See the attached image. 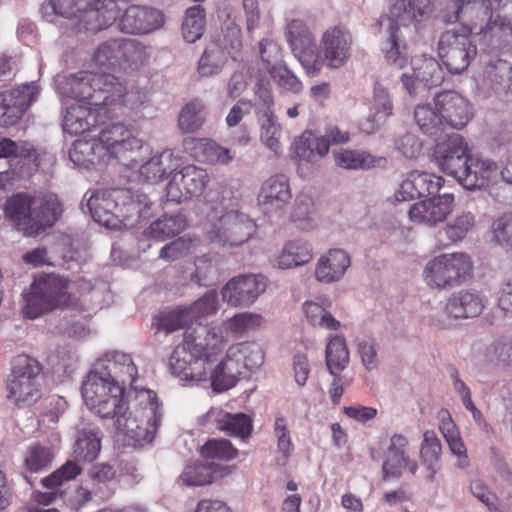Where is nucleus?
<instances>
[{"instance_id": "obj_1", "label": "nucleus", "mask_w": 512, "mask_h": 512, "mask_svg": "<svg viewBox=\"0 0 512 512\" xmlns=\"http://www.w3.org/2000/svg\"><path fill=\"white\" fill-rule=\"evenodd\" d=\"M162 415L156 393L141 390L131 404L117 414L114 426L124 434L127 445L144 447L154 441Z\"/></svg>"}, {"instance_id": "obj_2", "label": "nucleus", "mask_w": 512, "mask_h": 512, "mask_svg": "<svg viewBox=\"0 0 512 512\" xmlns=\"http://www.w3.org/2000/svg\"><path fill=\"white\" fill-rule=\"evenodd\" d=\"M59 94L94 107H106L119 99L123 90L119 77L106 72L80 71L58 81Z\"/></svg>"}, {"instance_id": "obj_3", "label": "nucleus", "mask_w": 512, "mask_h": 512, "mask_svg": "<svg viewBox=\"0 0 512 512\" xmlns=\"http://www.w3.org/2000/svg\"><path fill=\"white\" fill-rule=\"evenodd\" d=\"M22 296L24 305L21 310L29 319L62 308L70 299L67 282L56 275H46L35 280Z\"/></svg>"}, {"instance_id": "obj_4", "label": "nucleus", "mask_w": 512, "mask_h": 512, "mask_svg": "<svg viewBox=\"0 0 512 512\" xmlns=\"http://www.w3.org/2000/svg\"><path fill=\"white\" fill-rule=\"evenodd\" d=\"M22 296L24 305L21 310L29 319L62 308L70 299L67 282L56 275H46L35 280Z\"/></svg>"}, {"instance_id": "obj_5", "label": "nucleus", "mask_w": 512, "mask_h": 512, "mask_svg": "<svg viewBox=\"0 0 512 512\" xmlns=\"http://www.w3.org/2000/svg\"><path fill=\"white\" fill-rule=\"evenodd\" d=\"M471 258L462 252L438 255L427 262L423 277L434 289L448 290L460 285L471 274Z\"/></svg>"}, {"instance_id": "obj_6", "label": "nucleus", "mask_w": 512, "mask_h": 512, "mask_svg": "<svg viewBox=\"0 0 512 512\" xmlns=\"http://www.w3.org/2000/svg\"><path fill=\"white\" fill-rule=\"evenodd\" d=\"M352 41L351 33L343 27L334 26L327 29L321 37L320 46L315 43L312 50V58H315L313 67L304 70L308 75L315 76L323 65L333 69L344 66L351 55Z\"/></svg>"}, {"instance_id": "obj_7", "label": "nucleus", "mask_w": 512, "mask_h": 512, "mask_svg": "<svg viewBox=\"0 0 512 512\" xmlns=\"http://www.w3.org/2000/svg\"><path fill=\"white\" fill-rule=\"evenodd\" d=\"M39 363L27 355L15 358L12 369V379L8 383V399L17 406H26L40 398L38 375Z\"/></svg>"}, {"instance_id": "obj_8", "label": "nucleus", "mask_w": 512, "mask_h": 512, "mask_svg": "<svg viewBox=\"0 0 512 512\" xmlns=\"http://www.w3.org/2000/svg\"><path fill=\"white\" fill-rule=\"evenodd\" d=\"M130 197V190L118 188L97 190L87 200L93 220L109 229H120L126 222L124 203Z\"/></svg>"}, {"instance_id": "obj_9", "label": "nucleus", "mask_w": 512, "mask_h": 512, "mask_svg": "<svg viewBox=\"0 0 512 512\" xmlns=\"http://www.w3.org/2000/svg\"><path fill=\"white\" fill-rule=\"evenodd\" d=\"M477 54L476 44L467 34L445 31L438 41V55L451 74H461Z\"/></svg>"}, {"instance_id": "obj_10", "label": "nucleus", "mask_w": 512, "mask_h": 512, "mask_svg": "<svg viewBox=\"0 0 512 512\" xmlns=\"http://www.w3.org/2000/svg\"><path fill=\"white\" fill-rule=\"evenodd\" d=\"M105 393L124 394L123 387L111 382L108 378L99 374L94 368L82 385V396L86 405L101 418L114 419L118 413L125 409V405H119L116 398L109 402L103 401Z\"/></svg>"}, {"instance_id": "obj_11", "label": "nucleus", "mask_w": 512, "mask_h": 512, "mask_svg": "<svg viewBox=\"0 0 512 512\" xmlns=\"http://www.w3.org/2000/svg\"><path fill=\"white\" fill-rule=\"evenodd\" d=\"M254 231L255 224L246 214L230 210L211 223L207 234L212 243L236 247L247 242Z\"/></svg>"}, {"instance_id": "obj_12", "label": "nucleus", "mask_w": 512, "mask_h": 512, "mask_svg": "<svg viewBox=\"0 0 512 512\" xmlns=\"http://www.w3.org/2000/svg\"><path fill=\"white\" fill-rule=\"evenodd\" d=\"M169 367L173 375L184 383H197L208 380L212 365L204 354L196 351L192 342L185 337L177 345L169 359Z\"/></svg>"}, {"instance_id": "obj_13", "label": "nucleus", "mask_w": 512, "mask_h": 512, "mask_svg": "<svg viewBox=\"0 0 512 512\" xmlns=\"http://www.w3.org/2000/svg\"><path fill=\"white\" fill-rule=\"evenodd\" d=\"M106 157L114 158L126 165L135 160V154L142 148L133 129L121 122L105 126L98 135Z\"/></svg>"}, {"instance_id": "obj_14", "label": "nucleus", "mask_w": 512, "mask_h": 512, "mask_svg": "<svg viewBox=\"0 0 512 512\" xmlns=\"http://www.w3.org/2000/svg\"><path fill=\"white\" fill-rule=\"evenodd\" d=\"M208 182L209 177L204 169L195 165L185 166L174 173L166 185V200L178 204L182 200L198 197L204 192Z\"/></svg>"}, {"instance_id": "obj_15", "label": "nucleus", "mask_w": 512, "mask_h": 512, "mask_svg": "<svg viewBox=\"0 0 512 512\" xmlns=\"http://www.w3.org/2000/svg\"><path fill=\"white\" fill-rule=\"evenodd\" d=\"M446 136L445 140L436 144L433 161L442 172L458 180L471 155L461 135L451 133Z\"/></svg>"}, {"instance_id": "obj_16", "label": "nucleus", "mask_w": 512, "mask_h": 512, "mask_svg": "<svg viewBox=\"0 0 512 512\" xmlns=\"http://www.w3.org/2000/svg\"><path fill=\"white\" fill-rule=\"evenodd\" d=\"M267 288L262 275H239L230 279L221 289L222 300L232 307H249Z\"/></svg>"}, {"instance_id": "obj_17", "label": "nucleus", "mask_w": 512, "mask_h": 512, "mask_svg": "<svg viewBox=\"0 0 512 512\" xmlns=\"http://www.w3.org/2000/svg\"><path fill=\"white\" fill-rule=\"evenodd\" d=\"M39 87L34 82L0 93V126L14 125L36 100Z\"/></svg>"}, {"instance_id": "obj_18", "label": "nucleus", "mask_w": 512, "mask_h": 512, "mask_svg": "<svg viewBox=\"0 0 512 512\" xmlns=\"http://www.w3.org/2000/svg\"><path fill=\"white\" fill-rule=\"evenodd\" d=\"M95 369L111 382L122 386L124 392L127 386L137 390L135 383L138 371L129 354L118 351L109 352L97 361Z\"/></svg>"}, {"instance_id": "obj_19", "label": "nucleus", "mask_w": 512, "mask_h": 512, "mask_svg": "<svg viewBox=\"0 0 512 512\" xmlns=\"http://www.w3.org/2000/svg\"><path fill=\"white\" fill-rule=\"evenodd\" d=\"M446 23L459 20L476 25L492 19V6L489 0H448L447 7L440 15Z\"/></svg>"}, {"instance_id": "obj_20", "label": "nucleus", "mask_w": 512, "mask_h": 512, "mask_svg": "<svg viewBox=\"0 0 512 512\" xmlns=\"http://www.w3.org/2000/svg\"><path fill=\"white\" fill-rule=\"evenodd\" d=\"M291 197L288 179L280 174L270 177L263 183L258 194V203L265 214L280 216Z\"/></svg>"}, {"instance_id": "obj_21", "label": "nucleus", "mask_w": 512, "mask_h": 512, "mask_svg": "<svg viewBox=\"0 0 512 512\" xmlns=\"http://www.w3.org/2000/svg\"><path fill=\"white\" fill-rule=\"evenodd\" d=\"M285 37L302 67H313L315 60L312 61L311 53L316 40L305 22L301 19L287 20Z\"/></svg>"}, {"instance_id": "obj_22", "label": "nucleus", "mask_w": 512, "mask_h": 512, "mask_svg": "<svg viewBox=\"0 0 512 512\" xmlns=\"http://www.w3.org/2000/svg\"><path fill=\"white\" fill-rule=\"evenodd\" d=\"M454 197L443 194L420 201L411 206L409 217L412 221L428 226L442 222L452 212Z\"/></svg>"}, {"instance_id": "obj_23", "label": "nucleus", "mask_w": 512, "mask_h": 512, "mask_svg": "<svg viewBox=\"0 0 512 512\" xmlns=\"http://www.w3.org/2000/svg\"><path fill=\"white\" fill-rule=\"evenodd\" d=\"M498 177V166L490 160L470 156L458 182L466 189H481L495 185Z\"/></svg>"}, {"instance_id": "obj_24", "label": "nucleus", "mask_w": 512, "mask_h": 512, "mask_svg": "<svg viewBox=\"0 0 512 512\" xmlns=\"http://www.w3.org/2000/svg\"><path fill=\"white\" fill-rule=\"evenodd\" d=\"M389 10L379 20L381 30L407 27L426 14V6L419 0H388Z\"/></svg>"}, {"instance_id": "obj_25", "label": "nucleus", "mask_w": 512, "mask_h": 512, "mask_svg": "<svg viewBox=\"0 0 512 512\" xmlns=\"http://www.w3.org/2000/svg\"><path fill=\"white\" fill-rule=\"evenodd\" d=\"M163 25L162 13L156 9L133 5L120 18V30L128 34H145Z\"/></svg>"}, {"instance_id": "obj_26", "label": "nucleus", "mask_w": 512, "mask_h": 512, "mask_svg": "<svg viewBox=\"0 0 512 512\" xmlns=\"http://www.w3.org/2000/svg\"><path fill=\"white\" fill-rule=\"evenodd\" d=\"M437 111L441 114L446 127L463 128L470 119L468 102L455 91H444L434 98Z\"/></svg>"}, {"instance_id": "obj_27", "label": "nucleus", "mask_w": 512, "mask_h": 512, "mask_svg": "<svg viewBox=\"0 0 512 512\" xmlns=\"http://www.w3.org/2000/svg\"><path fill=\"white\" fill-rule=\"evenodd\" d=\"M487 303L486 297L476 290H460L446 301L444 313L449 318L467 319L479 316Z\"/></svg>"}, {"instance_id": "obj_28", "label": "nucleus", "mask_w": 512, "mask_h": 512, "mask_svg": "<svg viewBox=\"0 0 512 512\" xmlns=\"http://www.w3.org/2000/svg\"><path fill=\"white\" fill-rule=\"evenodd\" d=\"M408 440L400 434H394L390 439L385 460L383 462V479L398 478L402 475L404 467H408L411 474H415L418 465L407 455Z\"/></svg>"}, {"instance_id": "obj_29", "label": "nucleus", "mask_w": 512, "mask_h": 512, "mask_svg": "<svg viewBox=\"0 0 512 512\" xmlns=\"http://www.w3.org/2000/svg\"><path fill=\"white\" fill-rule=\"evenodd\" d=\"M351 266V257L341 248L329 249L320 256L315 267L316 279L325 284L340 281Z\"/></svg>"}, {"instance_id": "obj_30", "label": "nucleus", "mask_w": 512, "mask_h": 512, "mask_svg": "<svg viewBox=\"0 0 512 512\" xmlns=\"http://www.w3.org/2000/svg\"><path fill=\"white\" fill-rule=\"evenodd\" d=\"M393 114V103L387 87L376 82L373 89V103L370 108L369 116L360 124L361 130L367 134H372L382 128Z\"/></svg>"}, {"instance_id": "obj_31", "label": "nucleus", "mask_w": 512, "mask_h": 512, "mask_svg": "<svg viewBox=\"0 0 512 512\" xmlns=\"http://www.w3.org/2000/svg\"><path fill=\"white\" fill-rule=\"evenodd\" d=\"M185 338L192 342L196 351L204 354L212 365V356L220 350L224 343L222 331L216 327H208L202 323L191 324L187 327Z\"/></svg>"}, {"instance_id": "obj_32", "label": "nucleus", "mask_w": 512, "mask_h": 512, "mask_svg": "<svg viewBox=\"0 0 512 512\" xmlns=\"http://www.w3.org/2000/svg\"><path fill=\"white\" fill-rule=\"evenodd\" d=\"M119 11L113 0H92L85 15L77 23V31L82 29L99 31L109 27L117 19Z\"/></svg>"}, {"instance_id": "obj_33", "label": "nucleus", "mask_w": 512, "mask_h": 512, "mask_svg": "<svg viewBox=\"0 0 512 512\" xmlns=\"http://www.w3.org/2000/svg\"><path fill=\"white\" fill-rule=\"evenodd\" d=\"M100 111L107 112L106 107H94L91 105H73L67 109L64 117V130L70 134H82L89 131L98 123Z\"/></svg>"}, {"instance_id": "obj_34", "label": "nucleus", "mask_w": 512, "mask_h": 512, "mask_svg": "<svg viewBox=\"0 0 512 512\" xmlns=\"http://www.w3.org/2000/svg\"><path fill=\"white\" fill-rule=\"evenodd\" d=\"M70 160L85 168L103 165L107 161L106 152L98 138L78 139L69 150Z\"/></svg>"}, {"instance_id": "obj_35", "label": "nucleus", "mask_w": 512, "mask_h": 512, "mask_svg": "<svg viewBox=\"0 0 512 512\" xmlns=\"http://www.w3.org/2000/svg\"><path fill=\"white\" fill-rule=\"evenodd\" d=\"M135 48L136 43L134 40L110 39L97 47L93 55V61L99 66L115 68Z\"/></svg>"}, {"instance_id": "obj_36", "label": "nucleus", "mask_w": 512, "mask_h": 512, "mask_svg": "<svg viewBox=\"0 0 512 512\" xmlns=\"http://www.w3.org/2000/svg\"><path fill=\"white\" fill-rule=\"evenodd\" d=\"M34 215L30 236L38 235L46 228L51 227L61 215V207L58 198L53 195H45L34 198Z\"/></svg>"}, {"instance_id": "obj_37", "label": "nucleus", "mask_w": 512, "mask_h": 512, "mask_svg": "<svg viewBox=\"0 0 512 512\" xmlns=\"http://www.w3.org/2000/svg\"><path fill=\"white\" fill-rule=\"evenodd\" d=\"M179 166V160L172 150H164L153 155L139 168V176L145 182L157 183L171 174Z\"/></svg>"}, {"instance_id": "obj_38", "label": "nucleus", "mask_w": 512, "mask_h": 512, "mask_svg": "<svg viewBox=\"0 0 512 512\" xmlns=\"http://www.w3.org/2000/svg\"><path fill=\"white\" fill-rule=\"evenodd\" d=\"M4 210L17 229L30 236V226H32L34 215V198L26 194H17L7 200Z\"/></svg>"}, {"instance_id": "obj_39", "label": "nucleus", "mask_w": 512, "mask_h": 512, "mask_svg": "<svg viewBox=\"0 0 512 512\" xmlns=\"http://www.w3.org/2000/svg\"><path fill=\"white\" fill-rule=\"evenodd\" d=\"M102 435L99 428L87 426L77 431L73 456L78 462H93L101 451Z\"/></svg>"}, {"instance_id": "obj_40", "label": "nucleus", "mask_w": 512, "mask_h": 512, "mask_svg": "<svg viewBox=\"0 0 512 512\" xmlns=\"http://www.w3.org/2000/svg\"><path fill=\"white\" fill-rule=\"evenodd\" d=\"M243 374L241 364L228 350L226 358L215 367L208 379L214 391L222 392L234 387Z\"/></svg>"}, {"instance_id": "obj_41", "label": "nucleus", "mask_w": 512, "mask_h": 512, "mask_svg": "<svg viewBox=\"0 0 512 512\" xmlns=\"http://www.w3.org/2000/svg\"><path fill=\"white\" fill-rule=\"evenodd\" d=\"M295 155L300 162H316L329 150V139L320 138L311 131H305L294 143Z\"/></svg>"}, {"instance_id": "obj_42", "label": "nucleus", "mask_w": 512, "mask_h": 512, "mask_svg": "<svg viewBox=\"0 0 512 512\" xmlns=\"http://www.w3.org/2000/svg\"><path fill=\"white\" fill-rule=\"evenodd\" d=\"M282 127L272 109H263L260 118V141L274 153L276 157L282 154Z\"/></svg>"}, {"instance_id": "obj_43", "label": "nucleus", "mask_w": 512, "mask_h": 512, "mask_svg": "<svg viewBox=\"0 0 512 512\" xmlns=\"http://www.w3.org/2000/svg\"><path fill=\"white\" fill-rule=\"evenodd\" d=\"M441 453L442 445L440 439L433 430H427L423 435L420 457L427 472L426 478L430 481L434 480L436 473L440 469Z\"/></svg>"}, {"instance_id": "obj_44", "label": "nucleus", "mask_w": 512, "mask_h": 512, "mask_svg": "<svg viewBox=\"0 0 512 512\" xmlns=\"http://www.w3.org/2000/svg\"><path fill=\"white\" fill-rule=\"evenodd\" d=\"M312 255V247L308 242L292 240L284 245L276 263L281 269H290L308 263Z\"/></svg>"}, {"instance_id": "obj_45", "label": "nucleus", "mask_w": 512, "mask_h": 512, "mask_svg": "<svg viewBox=\"0 0 512 512\" xmlns=\"http://www.w3.org/2000/svg\"><path fill=\"white\" fill-rule=\"evenodd\" d=\"M414 120L420 131L431 137L442 134L446 128L445 122L435 105H417L414 109Z\"/></svg>"}, {"instance_id": "obj_46", "label": "nucleus", "mask_w": 512, "mask_h": 512, "mask_svg": "<svg viewBox=\"0 0 512 512\" xmlns=\"http://www.w3.org/2000/svg\"><path fill=\"white\" fill-rule=\"evenodd\" d=\"M207 108L199 100H193L187 103L180 111L178 117V127L182 133H195L205 123Z\"/></svg>"}, {"instance_id": "obj_47", "label": "nucleus", "mask_w": 512, "mask_h": 512, "mask_svg": "<svg viewBox=\"0 0 512 512\" xmlns=\"http://www.w3.org/2000/svg\"><path fill=\"white\" fill-rule=\"evenodd\" d=\"M226 61L227 55L221 45L211 43L205 48L198 61L197 72L199 76L205 78L218 75Z\"/></svg>"}, {"instance_id": "obj_48", "label": "nucleus", "mask_w": 512, "mask_h": 512, "mask_svg": "<svg viewBox=\"0 0 512 512\" xmlns=\"http://www.w3.org/2000/svg\"><path fill=\"white\" fill-rule=\"evenodd\" d=\"M220 466L214 463H191L187 464L179 476V482L186 486H203L213 481V474ZM226 470L227 467H221Z\"/></svg>"}, {"instance_id": "obj_49", "label": "nucleus", "mask_w": 512, "mask_h": 512, "mask_svg": "<svg viewBox=\"0 0 512 512\" xmlns=\"http://www.w3.org/2000/svg\"><path fill=\"white\" fill-rule=\"evenodd\" d=\"M317 212L313 198L307 194L296 197L291 220L300 230H310L316 225Z\"/></svg>"}, {"instance_id": "obj_50", "label": "nucleus", "mask_w": 512, "mask_h": 512, "mask_svg": "<svg viewBox=\"0 0 512 512\" xmlns=\"http://www.w3.org/2000/svg\"><path fill=\"white\" fill-rule=\"evenodd\" d=\"M475 224V217L470 212H462L452 221L447 223L445 228L438 232L439 241L443 246L461 241Z\"/></svg>"}, {"instance_id": "obj_51", "label": "nucleus", "mask_w": 512, "mask_h": 512, "mask_svg": "<svg viewBox=\"0 0 512 512\" xmlns=\"http://www.w3.org/2000/svg\"><path fill=\"white\" fill-rule=\"evenodd\" d=\"M232 356L241 364L243 370L253 371L264 362L262 347L256 342H241L228 349Z\"/></svg>"}, {"instance_id": "obj_52", "label": "nucleus", "mask_w": 512, "mask_h": 512, "mask_svg": "<svg viewBox=\"0 0 512 512\" xmlns=\"http://www.w3.org/2000/svg\"><path fill=\"white\" fill-rule=\"evenodd\" d=\"M216 424L219 430L242 439L247 438L252 430V421L244 413L220 412L216 418Z\"/></svg>"}, {"instance_id": "obj_53", "label": "nucleus", "mask_w": 512, "mask_h": 512, "mask_svg": "<svg viewBox=\"0 0 512 512\" xmlns=\"http://www.w3.org/2000/svg\"><path fill=\"white\" fill-rule=\"evenodd\" d=\"M349 352L345 339L335 336L326 346V365L333 376H338L348 365Z\"/></svg>"}, {"instance_id": "obj_54", "label": "nucleus", "mask_w": 512, "mask_h": 512, "mask_svg": "<svg viewBox=\"0 0 512 512\" xmlns=\"http://www.w3.org/2000/svg\"><path fill=\"white\" fill-rule=\"evenodd\" d=\"M186 227V219L182 214L163 215L151 223L148 234L155 239H165L181 233Z\"/></svg>"}, {"instance_id": "obj_55", "label": "nucleus", "mask_w": 512, "mask_h": 512, "mask_svg": "<svg viewBox=\"0 0 512 512\" xmlns=\"http://www.w3.org/2000/svg\"><path fill=\"white\" fill-rule=\"evenodd\" d=\"M485 78L495 90H509L512 87V64L502 59L490 62L485 69Z\"/></svg>"}, {"instance_id": "obj_56", "label": "nucleus", "mask_w": 512, "mask_h": 512, "mask_svg": "<svg viewBox=\"0 0 512 512\" xmlns=\"http://www.w3.org/2000/svg\"><path fill=\"white\" fill-rule=\"evenodd\" d=\"M400 28L391 30H382L387 35V40L383 45L386 61L395 68L401 69L407 63L406 46L401 44L399 37Z\"/></svg>"}, {"instance_id": "obj_57", "label": "nucleus", "mask_w": 512, "mask_h": 512, "mask_svg": "<svg viewBox=\"0 0 512 512\" xmlns=\"http://www.w3.org/2000/svg\"><path fill=\"white\" fill-rule=\"evenodd\" d=\"M205 11L200 5L187 9L182 24V34L186 42L194 43L204 33Z\"/></svg>"}, {"instance_id": "obj_58", "label": "nucleus", "mask_w": 512, "mask_h": 512, "mask_svg": "<svg viewBox=\"0 0 512 512\" xmlns=\"http://www.w3.org/2000/svg\"><path fill=\"white\" fill-rule=\"evenodd\" d=\"M415 78L428 86H438L444 80V73L438 61L432 57H424L414 61Z\"/></svg>"}, {"instance_id": "obj_59", "label": "nucleus", "mask_w": 512, "mask_h": 512, "mask_svg": "<svg viewBox=\"0 0 512 512\" xmlns=\"http://www.w3.org/2000/svg\"><path fill=\"white\" fill-rule=\"evenodd\" d=\"M303 310L307 321L312 326L326 330H337L340 327V322L326 308L316 302L306 301L303 304Z\"/></svg>"}, {"instance_id": "obj_60", "label": "nucleus", "mask_w": 512, "mask_h": 512, "mask_svg": "<svg viewBox=\"0 0 512 512\" xmlns=\"http://www.w3.org/2000/svg\"><path fill=\"white\" fill-rule=\"evenodd\" d=\"M92 0H50L45 9L51 10L62 17L75 20V28L77 23L85 15V10L90 6Z\"/></svg>"}, {"instance_id": "obj_61", "label": "nucleus", "mask_w": 512, "mask_h": 512, "mask_svg": "<svg viewBox=\"0 0 512 512\" xmlns=\"http://www.w3.org/2000/svg\"><path fill=\"white\" fill-rule=\"evenodd\" d=\"M334 157L336 164L345 169H367L377 162L375 157L363 151L340 150Z\"/></svg>"}, {"instance_id": "obj_62", "label": "nucleus", "mask_w": 512, "mask_h": 512, "mask_svg": "<svg viewBox=\"0 0 512 512\" xmlns=\"http://www.w3.org/2000/svg\"><path fill=\"white\" fill-rule=\"evenodd\" d=\"M196 148L199 158L210 164H226L233 159L230 150L220 146L213 140H200Z\"/></svg>"}, {"instance_id": "obj_63", "label": "nucleus", "mask_w": 512, "mask_h": 512, "mask_svg": "<svg viewBox=\"0 0 512 512\" xmlns=\"http://www.w3.org/2000/svg\"><path fill=\"white\" fill-rule=\"evenodd\" d=\"M259 55L262 67L268 72L274 71L285 64L281 46L271 39H262L259 42Z\"/></svg>"}, {"instance_id": "obj_64", "label": "nucleus", "mask_w": 512, "mask_h": 512, "mask_svg": "<svg viewBox=\"0 0 512 512\" xmlns=\"http://www.w3.org/2000/svg\"><path fill=\"white\" fill-rule=\"evenodd\" d=\"M486 361L500 368L512 366V342L501 340L486 348Z\"/></svg>"}]
</instances>
